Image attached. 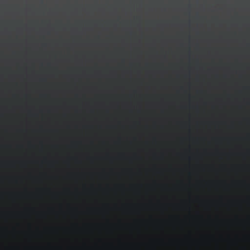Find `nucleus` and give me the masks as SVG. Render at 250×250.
Returning a JSON list of instances; mask_svg holds the SVG:
<instances>
[{"label": "nucleus", "mask_w": 250, "mask_h": 250, "mask_svg": "<svg viewBox=\"0 0 250 250\" xmlns=\"http://www.w3.org/2000/svg\"><path fill=\"white\" fill-rule=\"evenodd\" d=\"M42 3H43V1H41V3L42 4Z\"/></svg>", "instance_id": "1"}, {"label": "nucleus", "mask_w": 250, "mask_h": 250, "mask_svg": "<svg viewBox=\"0 0 250 250\" xmlns=\"http://www.w3.org/2000/svg\"><path fill=\"white\" fill-rule=\"evenodd\" d=\"M188 16H190L191 15H188Z\"/></svg>", "instance_id": "2"}]
</instances>
